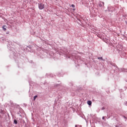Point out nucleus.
<instances>
[{"label":"nucleus","instance_id":"obj_8","mask_svg":"<svg viewBox=\"0 0 127 127\" xmlns=\"http://www.w3.org/2000/svg\"><path fill=\"white\" fill-rule=\"evenodd\" d=\"M102 120H105V117H102Z\"/></svg>","mask_w":127,"mask_h":127},{"label":"nucleus","instance_id":"obj_3","mask_svg":"<svg viewBox=\"0 0 127 127\" xmlns=\"http://www.w3.org/2000/svg\"><path fill=\"white\" fill-rule=\"evenodd\" d=\"M2 28H3V30H6V26H5V25L3 26Z\"/></svg>","mask_w":127,"mask_h":127},{"label":"nucleus","instance_id":"obj_5","mask_svg":"<svg viewBox=\"0 0 127 127\" xmlns=\"http://www.w3.org/2000/svg\"><path fill=\"white\" fill-rule=\"evenodd\" d=\"M14 123L15 124V125H17V121L16 120L14 121Z\"/></svg>","mask_w":127,"mask_h":127},{"label":"nucleus","instance_id":"obj_2","mask_svg":"<svg viewBox=\"0 0 127 127\" xmlns=\"http://www.w3.org/2000/svg\"><path fill=\"white\" fill-rule=\"evenodd\" d=\"M87 104H88V105H89V106H91L92 105V101H87Z\"/></svg>","mask_w":127,"mask_h":127},{"label":"nucleus","instance_id":"obj_1","mask_svg":"<svg viewBox=\"0 0 127 127\" xmlns=\"http://www.w3.org/2000/svg\"><path fill=\"white\" fill-rule=\"evenodd\" d=\"M44 4L43 3H39L38 4V7L39 8V9H43V8H44Z\"/></svg>","mask_w":127,"mask_h":127},{"label":"nucleus","instance_id":"obj_4","mask_svg":"<svg viewBox=\"0 0 127 127\" xmlns=\"http://www.w3.org/2000/svg\"><path fill=\"white\" fill-rule=\"evenodd\" d=\"M37 98V95H36L34 97V101H35L36 100V98Z\"/></svg>","mask_w":127,"mask_h":127},{"label":"nucleus","instance_id":"obj_6","mask_svg":"<svg viewBox=\"0 0 127 127\" xmlns=\"http://www.w3.org/2000/svg\"><path fill=\"white\" fill-rule=\"evenodd\" d=\"M98 59H101V60H103V57L98 58Z\"/></svg>","mask_w":127,"mask_h":127},{"label":"nucleus","instance_id":"obj_7","mask_svg":"<svg viewBox=\"0 0 127 127\" xmlns=\"http://www.w3.org/2000/svg\"><path fill=\"white\" fill-rule=\"evenodd\" d=\"M71 6H72V7H75V5L72 4V5H71Z\"/></svg>","mask_w":127,"mask_h":127}]
</instances>
